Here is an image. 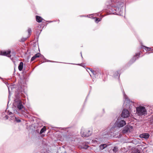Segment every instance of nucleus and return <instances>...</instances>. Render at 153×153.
Segmentation results:
<instances>
[{"mask_svg":"<svg viewBox=\"0 0 153 153\" xmlns=\"http://www.w3.org/2000/svg\"><path fill=\"white\" fill-rule=\"evenodd\" d=\"M122 3L121 4L120 2H118L116 3V4L114 5H112L111 7V13L116 14V15H120L121 9L120 7L122 6H121Z\"/></svg>","mask_w":153,"mask_h":153,"instance_id":"nucleus-1","label":"nucleus"},{"mask_svg":"<svg viewBox=\"0 0 153 153\" xmlns=\"http://www.w3.org/2000/svg\"><path fill=\"white\" fill-rule=\"evenodd\" d=\"M13 105L15 107L17 108L19 110H21L24 108L21 100L18 98H16L15 100Z\"/></svg>","mask_w":153,"mask_h":153,"instance_id":"nucleus-2","label":"nucleus"},{"mask_svg":"<svg viewBox=\"0 0 153 153\" xmlns=\"http://www.w3.org/2000/svg\"><path fill=\"white\" fill-rule=\"evenodd\" d=\"M137 113L139 116H142L147 114V111L145 108L140 106L136 108Z\"/></svg>","mask_w":153,"mask_h":153,"instance_id":"nucleus-3","label":"nucleus"},{"mask_svg":"<svg viewBox=\"0 0 153 153\" xmlns=\"http://www.w3.org/2000/svg\"><path fill=\"white\" fill-rule=\"evenodd\" d=\"M126 124V123L125 121L118 118L115 123L114 125L115 127L120 128L123 127Z\"/></svg>","mask_w":153,"mask_h":153,"instance_id":"nucleus-4","label":"nucleus"},{"mask_svg":"<svg viewBox=\"0 0 153 153\" xmlns=\"http://www.w3.org/2000/svg\"><path fill=\"white\" fill-rule=\"evenodd\" d=\"M91 132L89 130H85L84 128L81 129V134L82 137H88L91 134Z\"/></svg>","mask_w":153,"mask_h":153,"instance_id":"nucleus-5","label":"nucleus"},{"mask_svg":"<svg viewBox=\"0 0 153 153\" xmlns=\"http://www.w3.org/2000/svg\"><path fill=\"white\" fill-rule=\"evenodd\" d=\"M132 129L133 127L132 126L130 125L126 126L124 128L123 131V133L130 132L132 131Z\"/></svg>","mask_w":153,"mask_h":153,"instance_id":"nucleus-6","label":"nucleus"},{"mask_svg":"<svg viewBox=\"0 0 153 153\" xmlns=\"http://www.w3.org/2000/svg\"><path fill=\"white\" fill-rule=\"evenodd\" d=\"M129 116V113L128 111L126 109H124L123 110L122 113V116L123 118H126Z\"/></svg>","mask_w":153,"mask_h":153,"instance_id":"nucleus-7","label":"nucleus"},{"mask_svg":"<svg viewBox=\"0 0 153 153\" xmlns=\"http://www.w3.org/2000/svg\"><path fill=\"white\" fill-rule=\"evenodd\" d=\"M10 51L8 50L6 51H0V54L2 55L8 57H10L11 56L10 55Z\"/></svg>","mask_w":153,"mask_h":153,"instance_id":"nucleus-8","label":"nucleus"},{"mask_svg":"<svg viewBox=\"0 0 153 153\" xmlns=\"http://www.w3.org/2000/svg\"><path fill=\"white\" fill-rule=\"evenodd\" d=\"M149 134L148 133H143L140 135V137L141 138L147 139L149 138Z\"/></svg>","mask_w":153,"mask_h":153,"instance_id":"nucleus-9","label":"nucleus"},{"mask_svg":"<svg viewBox=\"0 0 153 153\" xmlns=\"http://www.w3.org/2000/svg\"><path fill=\"white\" fill-rule=\"evenodd\" d=\"M36 21L38 22H42L43 20V19L42 18L38 16H36Z\"/></svg>","mask_w":153,"mask_h":153,"instance_id":"nucleus-10","label":"nucleus"},{"mask_svg":"<svg viewBox=\"0 0 153 153\" xmlns=\"http://www.w3.org/2000/svg\"><path fill=\"white\" fill-rule=\"evenodd\" d=\"M23 63L22 62H21L18 66V69L20 71H21L23 68Z\"/></svg>","mask_w":153,"mask_h":153,"instance_id":"nucleus-11","label":"nucleus"},{"mask_svg":"<svg viewBox=\"0 0 153 153\" xmlns=\"http://www.w3.org/2000/svg\"><path fill=\"white\" fill-rule=\"evenodd\" d=\"M107 145L106 144H102L100 146V149L101 150H102L106 147Z\"/></svg>","mask_w":153,"mask_h":153,"instance_id":"nucleus-12","label":"nucleus"},{"mask_svg":"<svg viewBox=\"0 0 153 153\" xmlns=\"http://www.w3.org/2000/svg\"><path fill=\"white\" fill-rule=\"evenodd\" d=\"M123 95H124V97L126 101V102H129V101L128 100L127 97L126 95L125 94L124 91H123Z\"/></svg>","mask_w":153,"mask_h":153,"instance_id":"nucleus-13","label":"nucleus"},{"mask_svg":"<svg viewBox=\"0 0 153 153\" xmlns=\"http://www.w3.org/2000/svg\"><path fill=\"white\" fill-rule=\"evenodd\" d=\"M46 130V128L45 126H44L43 127V128L41 129L40 131V133L42 134Z\"/></svg>","mask_w":153,"mask_h":153,"instance_id":"nucleus-14","label":"nucleus"},{"mask_svg":"<svg viewBox=\"0 0 153 153\" xmlns=\"http://www.w3.org/2000/svg\"><path fill=\"white\" fill-rule=\"evenodd\" d=\"M139 54L138 53H137L136 54L135 56H134L133 57V58L132 59V60H134V61L133 62L135 61V60L136 59V57L137 56H139Z\"/></svg>","mask_w":153,"mask_h":153,"instance_id":"nucleus-15","label":"nucleus"},{"mask_svg":"<svg viewBox=\"0 0 153 153\" xmlns=\"http://www.w3.org/2000/svg\"><path fill=\"white\" fill-rule=\"evenodd\" d=\"M118 150L117 148L116 147H114L113 149V152L115 153Z\"/></svg>","mask_w":153,"mask_h":153,"instance_id":"nucleus-16","label":"nucleus"},{"mask_svg":"<svg viewBox=\"0 0 153 153\" xmlns=\"http://www.w3.org/2000/svg\"><path fill=\"white\" fill-rule=\"evenodd\" d=\"M15 119L16 121L18 123H19L21 122V120L20 119H19L18 118H17L16 117H15Z\"/></svg>","mask_w":153,"mask_h":153,"instance_id":"nucleus-17","label":"nucleus"},{"mask_svg":"<svg viewBox=\"0 0 153 153\" xmlns=\"http://www.w3.org/2000/svg\"><path fill=\"white\" fill-rule=\"evenodd\" d=\"M40 54L39 53H38L37 54H35V55L34 56L36 58L39 57L40 56Z\"/></svg>","mask_w":153,"mask_h":153,"instance_id":"nucleus-18","label":"nucleus"},{"mask_svg":"<svg viewBox=\"0 0 153 153\" xmlns=\"http://www.w3.org/2000/svg\"><path fill=\"white\" fill-rule=\"evenodd\" d=\"M36 58L35 56H34L32 57L31 59V61L32 62Z\"/></svg>","mask_w":153,"mask_h":153,"instance_id":"nucleus-19","label":"nucleus"},{"mask_svg":"<svg viewBox=\"0 0 153 153\" xmlns=\"http://www.w3.org/2000/svg\"><path fill=\"white\" fill-rule=\"evenodd\" d=\"M118 75H119V73H118V72H115V73L114 75V76L115 77H116V76H118Z\"/></svg>","mask_w":153,"mask_h":153,"instance_id":"nucleus-20","label":"nucleus"},{"mask_svg":"<svg viewBox=\"0 0 153 153\" xmlns=\"http://www.w3.org/2000/svg\"><path fill=\"white\" fill-rule=\"evenodd\" d=\"M88 69H89L92 73L94 74V72H95L94 71L92 70V69L90 68H88Z\"/></svg>","mask_w":153,"mask_h":153,"instance_id":"nucleus-21","label":"nucleus"},{"mask_svg":"<svg viewBox=\"0 0 153 153\" xmlns=\"http://www.w3.org/2000/svg\"><path fill=\"white\" fill-rule=\"evenodd\" d=\"M28 31L29 34H30L31 32V31L30 29H28Z\"/></svg>","mask_w":153,"mask_h":153,"instance_id":"nucleus-22","label":"nucleus"},{"mask_svg":"<svg viewBox=\"0 0 153 153\" xmlns=\"http://www.w3.org/2000/svg\"><path fill=\"white\" fill-rule=\"evenodd\" d=\"M101 19L100 18H97L95 20V22H96L97 21H100Z\"/></svg>","mask_w":153,"mask_h":153,"instance_id":"nucleus-23","label":"nucleus"},{"mask_svg":"<svg viewBox=\"0 0 153 153\" xmlns=\"http://www.w3.org/2000/svg\"><path fill=\"white\" fill-rule=\"evenodd\" d=\"M26 38H25V39H22L21 40H22V42H24L25 41V40H26Z\"/></svg>","mask_w":153,"mask_h":153,"instance_id":"nucleus-24","label":"nucleus"},{"mask_svg":"<svg viewBox=\"0 0 153 153\" xmlns=\"http://www.w3.org/2000/svg\"><path fill=\"white\" fill-rule=\"evenodd\" d=\"M5 117L6 118V119H7L8 118V116L7 115H5Z\"/></svg>","mask_w":153,"mask_h":153,"instance_id":"nucleus-25","label":"nucleus"},{"mask_svg":"<svg viewBox=\"0 0 153 153\" xmlns=\"http://www.w3.org/2000/svg\"><path fill=\"white\" fill-rule=\"evenodd\" d=\"M146 48H147V49H150V48H148V47H145Z\"/></svg>","mask_w":153,"mask_h":153,"instance_id":"nucleus-26","label":"nucleus"},{"mask_svg":"<svg viewBox=\"0 0 153 153\" xmlns=\"http://www.w3.org/2000/svg\"><path fill=\"white\" fill-rule=\"evenodd\" d=\"M13 54L14 55H15V53H13Z\"/></svg>","mask_w":153,"mask_h":153,"instance_id":"nucleus-27","label":"nucleus"},{"mask_svg":"<svg viewBox=\"0 0 153 153\" xmlns=\"http://www.w3.org/2000/svg\"><path fill=\"white\" fill-rule=\"evenodd\" d=\"M10 96V93H9V98Z\"/></svg>","mask_w":153,"mask_h":153,"instance_id":"nucleus-28","label":"nucleus"},{"mask_svg":"<svg viewBox=\"0 0 153 153\" xmlns=\"http://www.w3.org/2000/svg\"><path fill=\"white\" fill-rule=\"evenodd\" d=\"M81 55L82 57V53L81 52Z\"/></svg>","mask_w":153,"mask_h":153,"instance_id":"nucleus-29","label":"nucleus"},{"mask_svg":"<svg viewBox=\"0 0 153 153\" xmlns=\"http://www.w3.org/2000/svg\"><path fill=\"white\" fill-rule=\"evenodd\" d=\"M16 112H17V113H18V114H19V112H18L17 111H16Z\"/></svg>","mask_w":153,"mask_h":153,"instance_id":"nucleus-30","label":"nucleus"},{"mask_svg":"<svg viewBox=\"0 0 153 153\" xmlns=\"http://www.w3.org/2000/svg\"><path fill=\"white\" fill-rule=\"evenodd\" d=\"M9 92L10 91H9Z\"/></svg>","mask_w":153,"mask_h":153,"instance_id":"nucleus-31","label":"nucleus"}]
</instances>
